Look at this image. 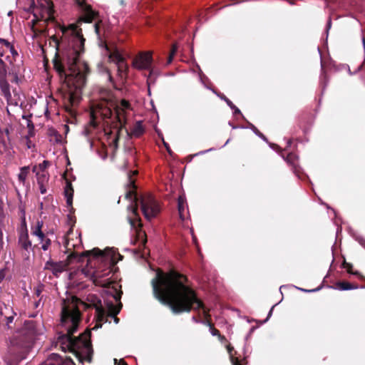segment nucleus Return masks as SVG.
<instances>
[{
  "instance_id": "5fc2aeb1",
  "label": "nucleus",
  "mask_w": 365,
  "mask_h": 365,
  "mask_svg": "<svg viewBox=\"0 0 365 365\" xmlns=\"http://www.w3.org/2000/svg\"><path fill=\"white\" fill-rule=\"evenodd\" d=\"M348 73L349 75L352 76V75H354L355 73H354V72H351V71L350 70L349 67L348 68Z\"/></svg>"
},
{
  "instance_id": "a211bd4d",
  "label": "nucleus",
  "mask_w": 365,
  "mask_h": 365,
  "mask_svg": "<svg viewBox=\"0 0 365 365\" xmlns=\"http://www.w3.org/2000/svg\"><path fill=\"white\" fill-rule=\"evenodd\" d=\"M131 135L135 137H140L144 133L142 121L138 120L130 130Z\"/></svg>"
},
{
  "instance_id": "c756f323",
  "label": "nucleus",
  "mask_w": 365,
  "mask_h": 365,
  "mask_svg": "<svg viewBox=\"0 0 365 365\" xmlns=\"http://www.w3.org/2000/svg\"><path fill=\"white\" fill-rule=\"evenodd\" d=\"M283 159L289 164H294V160L297 159L298 157L295 154L289 153L286 157L282 156Z\"/></svg>"
},
{
  "instance_id": "39448f33",
  "label": "nucleus",
  "mask_w": 365,
  "mask_h": 365,
  "mask_svg": "<svg viewBox=\"0 0 365 365\" xmlns=\"http://www.w3.org/2000/svg\"><path fill=\"white\" fill-rule=\"evenodd\" d=\"M64 247L66 252L68 253V260L76 262L79 264L78 273L83 274L86 277L91 279V267L90 266L91 256L90 251L79 255L78 250L81 248V239L77 232L74 233L72 229H70L65 237Z\"/></svg>"
},
{
  "instance_id": "6e6552de",
  "label": "nucleus",
  "mask_w": 365,
  "mask_h": 365,
  "mask_svg": "<svg viewBox=\"0 0 365 365\" xmlns=\"http://www.w3.org/2000/svg\"><path fill=\"white\" fill-rule=\"evenodd\" d=\"M40 7L34 9V24L37 21H47L53 17V3L50 0H37Z\"/></svg>"
},
{
  "instance_id": "4c0bfd02",
  "label": "nucleus",
  "mask_w": 365,
  "mask_h": 365,
  "mask_svg": "<svg viewBox=\"0 0 365 365\" xmlns=\"http://www.w3.org/2000/svg\"><path fill=\"white\" fill-rule=\"evenodd\" d=\"M277 304H276L273 305V306L271 307V309H269V312H268V314H267V318L263 321V323L267 322L269 320V319L272 317V312H273V309H274V307H275Z\"/></svg>"
},
{
  "instance_id": "79ce46f5",
  "label": "nucleus",
  "mask_w": 365,
  "mask_h": 365,
  "mask_svg": "<svg viewBox=\"0 0 365 365\" xmlns=\"http://www.w3.org/2000/svg\"><path fill=\"white\" fill-rule=\"evenodd\" d=\"M191 319H192V322H194L195 323H202V324H206V321L198 320L195 316H192Z\"/></svg>"
},
{
  "instance_id": "c9c22d12",
  "label": "nucleus",
  "mask_w": 365,
  "mask_h": 365,
  "mask_svg": "<svg viewBox=\"0 0 365 365\" xmlns=\"http://www.w3.org/2000/svg\"><path fill=\"white\" fill-rule=\"evenodd\" d=\"M215 150V149L214 148H209V149L205 150L200 151V152L194 154L193 156H198V155H204V154H205L207 153H209V152Z\"/></svg>"
},
{
  "instance_id": "603ef678",
  "label": "nucleus",
  "mask_w": 365,
  "mask_h": 365,
  "mask_svg": "<svg viewBox=\"0 0 365 365\" xmlns=\"http://www.w3.org/2000/svg\"><path fill=\"white\" fill-rule=\"evenodd\" d=\"M14 317H7V323H11L13 322Z\"/></svg>"
},
{
  "instance_id": "f03ea898",
  "label": "nucleus",
  "mask_w": 365,
  "mask_h": 365,
  "mask_svg": "<svg viewBox=\"0 0 365 365\" xmlns=\"http://www.w3.org/2000/svg\"><path fill=\"white\" fill-rule=\"evenodd\" d=\"M185 279L184 276L175 272L168 274L158 272L151 281L155 298L168 307L175 314L204 309L203 303L195 291L185 285Z\"/></svg>"
},
{
  "instance_id": "13d9d810",
  "label": "nucleus",
  "mask_w": 365,
  "mask_h": 365,
  "mask_svg": "<svg viewBox=\"0 0 365 365\" xmlns=\"http://www.w3.org/2000/svg\"><path fill=\"white\" fill-rule=\"evenodd\" d=\"M227 349H228V351H229V353H230V354H231V351H232V348H231V347L228 346V347H227Z\"/></svg>"
},
{
  "instance_id": "cd10ccee",
  "label": "nucleus",
  "mask_w": 365,
  "mask_h": 365,
  "mask_svg": "<svg viewBox=\"0 0 365 365\" xmlns=\"http://www.w3.org/2000/svg\"><path fill=\"white\" fill-rule=\"evenodd\" d=\"M342 267L344 268H346L347 269L348 273L354 274V275H359V272L358 271L352 272L351 269L353 268V264L347 262L346 260H344L342 263Z\"/></svg>"
},
{
  "instance_id": "e433bc0d",
  "label": "nucleus",
  "mask_w": 365,
  "mask_h": 365,
  "mask_svg": "<svg viewBox=\"0 0 365 365\" xmlns=\"http://www.w3.org/2000/svg\"><path fill=\"white\" fill-rule=\"evenodd\" d=\"M26 326L28 327V329H31L32 334H37V331L34 329V323L33 322H29Z\"/></svg>"
},
{
  "instance_id": "412c9836",
  "label": "nucleus",
  "mask_w": 365,
  "mask_h": 365,
  "mask_svg": "<svg viewBox=\"0 0 365 365\" xmlns=\"http://www.w3.org/2000/svg\"><path fill=\"white\" fill-rule=\"evenodd\" d=\"M97 70L99 73L106 75L107 78H108V81L109 82H110V83L113 82V79L110 73L109 70L102 63H100L97 65Z\"/></svg>"
},
{
  "instance_id": "4d7b16f0",
  "label": "nucleus",
  "mask_w": 365,
  "mask_h": 365,
  "mask_svg": "<svg viewBox=\"0 0 365 365\" xmlns=\"http://www.w3.org/2000/svg\"><path fill=\"white\" fill-rule=\"evenodd\" d=\"M291 144H292V141H291V140H289L287 141V147H289L291 145Z\"/></svg>"
},
{
  "instance_id": "6ab92c4d",
  "label": "nucleus",
  "mask_w": 365,
  "mask_h": 365,
  "mask_svg": "<svg viewBox=\"0 0 365 365\" xmlns=\"http://www.w3.org/2000/svg\"><path fill=\"white\" fill-rule=\"evenodd\" d=\"M36 173L38 184H47L48 182L49 176L47 171H37L34 172Z\"/></svg>"
},
{
  "instance_id": "09e8293b",
  "label": "nucleus",
  "mask_w": 365,
  "mask_h": 365,
  "mask_svg": "<svg viewBox=\"0 0 365 365\" xmlns=\"http://www.w3.org/2000/svg\"><path fill=\"white\" fill-rule=\"evenodd\" d=\"M174 56L175 55L170 53V55L168 58L167 64H170L173 61V58Z\"/></svg>"
},
{
  "instance_id": "a878e982",
  "label": "nucleus",
  "mask_w": 365,
  "mask_h": 365,
  "mask_svg": "<svg viewBox=\"0 0 365 365\" xmlns=\"http://www.w3.org/2000/svg\"><path fill=\"white\" fill-rule=\"evenodd\" d=\"M48 165V162L46 161V160H44L42 163H40L39 165H34L32 168V171L33 172H37V171H40V172H43V171H46V168Z\"/></svg>"
},
{
  "instance_id": "c85d7f7f",
  "label": "nucleus",
  "mask_w": 365,
  "mask_h": 365,
  "mask_svg": "<svg viewBox=\"0 0 365 365\" xmlns=\"http://www.w3.org/2000/svg\"><path fill=\"white\" fill-rule=\"evenodd\" d=\"M6 140H9L8 129H5L4 131L0 130V142L5 144Z\"/></svg>"
},
{
  "instance_id": "f3484780",
  "label": "nucleus",
  "mask_w": 365,
  "mask_h": 365,
  "mask_svg": "<svg viewBox=\"0 0 365 365\" xmlns=\"http://www.w3.org/2000/svg\"><path fill=\"white\" fill-rule=\"evenodd\" d=\"M42 226L43 222L38 221L36 226L32 229V235L38 237V240L43 242L45 238V235L41 231Z\"/></svg>"
},
{
  "instance_id": "0e129e2a",
  "label": "nucleus",
  "mask_w": 365,
  "mask_h": 365,
  "mask_svg": "<svg viewBox=\"0 0 365 365\" xmlns=\"http://www.w3.org/2000/svg\"><path fill=\"white\" fill-rule=\"evenodd\" d=\"M200 81L202 82V83L204 84L203 80H202V78L201 77H200Z\"/></svg>"
},
{
  "instance_id": "6e6d98bb",
  "label": "nucleus",
  "mask_w": 365,
  "mask_h": 365,
  "mask_svg": "<svg viewBox=\"0 0 365 365\" xmlns=\"http://www.w3.org/2000/svg\"><path fill=\"white\" fill-rule=\"evenodd\" d=\"M230 139H228V140L225 142V143L222 146V148H224L227 144H228V143L230 142Z\"/></svg>"
},
{
  "instance_id": "680f3d73",
  "label": "nucleus",
  "mask_w": 365,
  "mask_h": 365,
  "mask_svg": "<svg viewBox=\"0 0 365 365\" xmlns=\"http://www.w3.org/2000/svg\"><path fill=\"white\" fill-rule=\"evenodd\" d=\"M120 3L121 5H123L124 4V1L123 0H120Z\"/></svg>"
},
{
  "instance_id": "2f4dec72",
  "label": "nucleus",
  "mask_w": 365,
  "mask_h": 365,
  "mask_svg": "<svg viewBox=\"0 0 365 365\" xmlns=\"http://www.w3.org/2000/svg\"><path fill=\"white\" fill-rule=\"evenodd\" d=\"M205 324L210 327V331L212 336H220V331L217 329L213 328L208 321H206Z\"/></svg>"
},
{
  "instance_id": "864d4df0",
  "label": "nucleus",
  "mask_w": 365,
  "mask_h": 365,
  "mask_svg": "<svg viewBox=\"0 0 365 365\" xmlns=\"http://www.w3.org/2000/svg\"><path fill=\"white\" fill-rule=\"evenodd\" d=\"M66 365H74L73 362L71 360L65 361Z\"/></svg>"
},
{
  "instance_id": "473e14b6",
  "label": "nucleus",
  "mask_w": 365,
  "mask_h": 365,
  "mask_svg": "<svg viewBox=\"0 0 365 365\" xmlns=\"http://www.w3.org/2000/svg\"><path fill=\"white\" fill-rule=\"evenodd\" d=\"M296 288L299 289L300 291H302L303 292L309 293V292H316L319 291L322 289V286L318 287H317L315 289H307L299 288V287H296Z\"/></svg>"
},
{
  "instance_id": "72a5a7b5",
  "label": "nucleus",
  "mask_w": 365,
  "mask_h": 365,
  "mask_svg": "<svg viewBox=\"0 0 365 365\" xmlns=\"http://www.w3.org/2000/svg\"><path fill=\"white\" fill-rule=\"evenodd\" d=\"M6 69L4 68V62L0 59V78H4L6 75Z\"/></svg>"
},
{
  "instance_id": "bf43d9fd",
  "label": "nucleus",
  "mask_w": 365,
  "mask_h": 365,
  "mask_svg": "<svg viewBox=\"0 0 365 365\" xmlns=\"http://www.w3.org/2000/svg\"><path fill=\"white\" fill-rule=\"evenodd\" d=\"M153 73V71H150V73H149V76H148V78H150Z\"/></svg>"
},
{
  "instance_id": "bb28decb",
  "label": "nucleus",
  "mask_w": 365,
  "mask_h": 365,
  "mask_svg": "<svg viewBox=\"0 0 365 365\" xmlns=\"http://www.w3.org/2000/svg\"><path fill=\"white\" fill-rule=\"evenodd\" d=\"M320 82L322 85V93H323L329 83L327 76L325 73H322L320 77Z\"/></svg>"
},
{
  "instance_id": "a19ab883",
  "label": "nucleus",
  "mask_w": 365,
  "mask_h": 365,
  "mask_svg": "<svg viewBox=\"0 0 365 365\" xmlns=\"http://www.w3.org/2000/svg\"><path fill=\"white\" fill-rule=\"evenodd\" d=\"M269 145L270 147V148H272V150H274L277 152H279L280 150V148L279 147V145H277V144H274V143H269Z\"/></svg>"
},
{
  "instance_id": "aec40b11",
  "label": "nucleus",
  "mask_w": 365,
  "mask_h": 365,
  "mask_svg": "<svg viewBox=\"0 0 365 365\" xmlns=\"http://www.w3.org/2000/svg\"><path fill=\"white\" fill-rule=\"evenodd\" d=\"M29 166H24L21 168L20 172L18 175V178L20 182H21L23 185L25 184L26 178L29 174Z\"/></svg>"
},
{
  "instance_id": "7c9ffc66",
  "label": "nucleus",
  "mask_w": 365,
  "mask_h": 365,
  "mask_svg": "<svg viewBox=\"0 0 365 365\" xmlns=\"http://www.w3.org/2000/svg\"><path fill=\"white\" fill-rule=\"evenodd\" d=\"M41 248L43 250H47L50 245H51V240L47 238L46 236H45V238H44V240L42 242L41 241Z\"/></svg>"
},
{
  "instance_id": "4be33fe9",
  "label": "nucleus",
  "mask_w": 365,
  "mask_h": 365,
  "mask_svg": "<svg viewBox=\"0 0 365 365\" xmlns=\"http://www.w3.org/2000/svg\"><path fill=\"white\" fill-rule=\"evenodd\" d=\"M19 242L25 250H28L31 246V243L30 240H29V236L26 232L24 234H22L20 236Z\"/></svg>"
},
{
  "instance_id": "338daca9",
  "label": "nucleus",
  "mask_w": 365,
  "mask_h": 365,
  "mask_svg": "<svg viewBox=\"0 0 365 365\" xmlns=\"http://www.w3.org/2000/svg\"><path fill=\"white\" fill-rule=\"evenodd\" d=\"M193 240L195 241V237L192 236Z\"/></svg>"
},
{
  "instance_id": "dca6fc26",
  "label": "nucleus",
  "mask_w": 365,
  "mask_h": 365,
  "mask_svg": "<svg viewBox=\"0 0 365 365\" xmlns=\"http://www.w3.org/2000/svg\"><path fill=\"white\" fill-rule=\"evenodd\" d=\"M64 195L66 198L67 205L71 206L73 202V189L71 182L67 180L64 187Z\"/></svg>"
},
{
  "instance_id": "5701e85b",
  "label": "nucleus",
  "mask_w": 365,
  "mask_h": 365,
  "mask_svg": "<svg viewBox=\"0 0 365 365\" xmlns=\"http://www.w3.org/2000/svg\"><path fill=\"white\" fill-rule=\"evenodd\" d=\"M0 88L5 97L9 98L11 96L9 85L6 81L4 80L0 81Z\"/></svg>"
},
{
  "instance_id": "0eeeda50",
  "label": "nucleus",
  "mask_w": 365,
  "mask_h": 365,
  "mask_svg": "<svg viewBox=\"0 0 365 365\" xmlns=\"http://www.w3.org/2000/svg\"><path fill=\"white\" fill-rule=\"evenodd\" d=\"M128 186L130 190L125 193V199L129 200L132 203L136 205L140 203L142 212L145 217L151 220L155 217L160 212L159 205L151 194L138 195L135 191V185L133 180H131L130 175H128Z\"/></svg>"
},
{
  "instance_id": "4468645a",
  "label": "nucleus",
  "mask_w": 365,
  "mask_h": 365,
  "mask_svg": "<svg viewBox=\"0 0 365 365\" xmlns=\"http://www.w3.org/2000/svg\"><path fill=\"white\" fill-rule=\"evenodd\" d=\"M8 51L12 55H17L16 51L10 43L6 39L0 38V56H3V55Z\"/></svg>"
},
{
  "instance_id": "3c124183",
  "label": "nucleus",
  "mask_w": 365,
  "mask_h": 365,
  "mask_svg": "<svg viewBox=\"0 0 365 365\" xmlns=\"http://www.w3.org/2000/svg\"><path fill=\"white\" fill-rule=\"evenodd\" d=\"M255 329H256V327H251L247 337H248L255 331Z\"/></svg>"
},
{
  "instance_id": "423d86ee",
  "label": "nucleus",
  "mask_w": 365,
  "mask_h": 365,
  "mask_svg": "<svg viewBox=\"0 0 365 365\" xmlns=\"http://www.w3.org/2000/svg\"><path fill=\"white\" fill-rule=\"evenodd\" d=\"M93 27L97 36L96 43L101 51L103 56H106L113 61L118 66V73L120 74L123 69H128L127 64L125 63L123 56L116 51L114 53L110 52V48L107 43L106 34L107 28L102 20L98 19V13L93 9Z\"/></svg>"
},
{
  "instance_id": "f704fd0d",
  "label": "nucleus",
  "mask_w": 365,
  "mask_h": 365,
  "mask_svg": "<svg viewBox=\"0 0 365 365\" xmlns=\"http://www.w3.org/2000/svg\"><path fill=\"white\" fill-rule=\"evenodd\" d=\"M331 28V17H329L327 23V26H326L327 38L328 37L329 31Z\"/></svg>"
},
{
  "instance_id": "de8ad7c7",
  "label": "nucleus",
  "mask_w": 365,
  "mask_h": 365,
  "mask_svg": "<svg viewBox=\"0 0 365 365\" xmlns=\"http://www.w3.org/2000/svg\"><path fill=\"white\" fill-rule=\"evenodd\" d=\"M163 144H164L165 147L166 148V149H167L168 152L170 154H171V150H170V147H169L168 143H167L166 142H165V140H164V139H163Z\"/></svg>"
},
{
  "instance_id": "1a4fd4ad",
  "label": "nucleus",
  "mask_w": 365,
  "mask_h": 365,
  "mask_svg": "<svg viewBox=\"0 0 365 365\" xmlns=\"http://www.w3.org/2000/svg\"><path fill=\"white\" fill-rule=\"evenodd\" d=\"M153 61L151 51L141 52L133 59L132 66L138 70H150Z\"/></svg>"
},
{
  "instance_id": "58836bf2",
  "label": "nucleus",
  "mask_w": 365,
  "mask_h": 365,
  "mask_svg": "<svg viewBox=\"0 0 365 365\" xmlns=\"http://www.w3.org/2000/svg\"><path fill=\"white\" fill-rule=\"evenodd\" d=\"M46 185L47 184H38L41 194H45L46 192Z\"/></svg>"
},
{
  "instance_id": "9b49d317",
  "label": "nucleus",
  "mask_w": 365,
  "mask_h": 365,
  "mask_svg": "<svg viewBox=\"0 0 365 365\" xmlns=\"http://www.w3.org/2000/svg\"><path fill=\"white\" fill-rule=\"evenodd\" d=\"M75 262H70L68 259L66 262H54L52 260H48L46 262L44 269L50 270L56 277H58L63 272L67 269L68 265L74 263Z\"/></svg>"
},
{
  "instance_id": "b1692460",
  "label": "nucleus",
  "mask_w": 365,
  "mask_h": 365,
  "mask_svg": "<svg viewBox=\"0 0 365 365\" xmlns=\"http://www.w3.org/2000/svg\"><path fill=\"white\" fill-rule=\"evenodd\" d=\"M249 128H250L253 133L261 138L263 141L268 143V140L264 135H263L259 130L252 123H249Z\"/></svg>"
},
{
  "instance_id": "f8f14e48",
  "label": "nucleus",
  "mask_w": 365,
  "mask_h": 365,
  "mask_svg": "<svg viewBox=\"0 0 365 365\" xmlns=\"http://www.w3.org/2000/svg\"><path fill=\"white\" fill-rule=\"evenodd\" d=\"M78 9L83 13L80 16L78 24L91 23V6L87 4L86 0H74Z\"/></svg>"
},
{
  "instance_id": "37998d69",
  "label": "nucleus",
  "mask_w": 365,
  "mask_h": 365,
  "mask_svg": "<svg viewBox=\"0 0 365 365\" xmlns=\"http://www.w3.org/2000/svg\"><path fill=\"white\" fill-rule=\"evenodd\" d=\"M178 51V46L176 44H173L170 51V53L175 55Z\"/></svg>"
},
{
  "instance_id": "20e7f679",
  "label": "nucleus",
  "mask_w": 365,
  "mask_h": 365,
  "mask_svg": "<svg viewBox=\"0 0 365 365\" xmlns=\"http://www.w3.org/2000/svg\"><path fill=\"white\" fill-rule=\"evenodd\" d=\"M80 321V312L77 307V299L66 302L63 301L61 312V326L66 333L59 337L62 344H66L71 351L85 355L88 362L91 360V332L89 328L79 337H73Z\"/></svg>"
},
{
  "instance_id": "e2e57ef3",
  "label": "nucleus",
  "mask_w": 365,
  "mask_h": 365,
  "mask_svg": "<svg viewBox=\"0 0 365 365\" xmlns=\"http://www.w3.org/2000/svg\"><path fill=\"white\" fill-rule=\"evenodd\" d=\"M285 287L284 285L280 286V287H279V290L281 291V289H282L283 287Z\"/></svg>"
},
{
  "instance_id": "393cba45",
  "label": "nucleus",
  "mask_w": 365,
  "mask_h": 365,
  "mask_svg": "<svg viewBox=\"0 0 365 365\" xmlns=\"http://www.w3.org/2000/svg\"><path fill=\"white\" fill-rule=\"evenodd\" d=\"M185 202V197H182V196H180L178 197V212H179L180 217L182 219H183L182 218V213H183L184 210H185V206H184Z\"/></svg>"
},
{
  "instance_id": "ea45409f",
  "label": "nucleus",
  "mask_w": 365,
  "mask_h": 365,
  "mask_svg": "<svg viewBox=\"0 0 365 365\" xmlns=\"http://www.w3.org/2000/svg\"><path fill=\"white\" fill-rule=\"evenodd\" d=\"M113 364L114 365H127L123 359L118 361L116 359H113Z\"/></svg>"
},
{
  "instance_id": "c03bdc74",
  "label": "nucleus",
  "mask_w": 365,
  "mask_h": 365,
  "mask_svg": "<svg viewBox=\"0 0 365 365\" xmlns=\"http://www.w3.org/2000/svg\"><path fill=\"white\" fill-rule=\"evenodd\" d=\"M92 125H93V128H94L95 127L97 126V124L95 121L94 104L93 103V123H92Z\"/></svg>"
},
{
  "instance_id": "a18cd8bd",
  "label": "nucleus",
  "mask_w": 365,
  "mask_h": 365,
  "mask_svg": "<svg viewBox=\"0 0 365 365\" xmlns=\"http://www.w3.org/2000/svg\"><path fill=\"white\" fill-rule=\"evenodd\" d=\"M231 361H232V365H240L238 360L237 359L234 358L233 356H231Z\"/></svg>"
},
{
  "instance_id": "ddd939ff",
  "label": "nucleus",
  "mask_w": 365,
  "mask_h": 365,
  "mask_svg": "<svg viewBox=\"0 0 365 365\" xmlns=\"http://www.w3.org/2000/svg\"><path fill=\"white\" fill-rule=\"evenodd\" d=\"M205 86L211 90L215 94H216L220 99L223 100L227 105L233 110V115L241 114L240 110L235 106L234 103L227 98L224 94L218 93L215 90L210 88V87L205 85Z\"/></svg>"
},
{
  "instance_id": "7ed1b4c3",
  "label": "nucleus",
  "mask_w": 365,
  "mask_h": 365,
  "mask_svg": "<svg viewBox=\"0 0 365 365\" xmlns=\"http://www.w3.org/2000/svg\"><path fill=\"white\" fill-rule=\"evenodd\" d=\"M63 38L69 37L68 46L72 51L68 58V68L66 69L61 63L54 61V68L58 73L64 84L69 88V92L73 93L75 91L81 89L85 84L86 75L89 67L87 63L81 61L80 54L83 51L84 38L81 34V29L76 24H71L68 27L61 29Z\"/></svg>"
},
{
  "instance_id": "052dcab7",
  "label": "nucleus",
  "mask_w": 365,
  "mask_h": 365,
  "mask_svg": "<svg viewBox=\"0 0 365 365\" xmlns=\"http://www.w3.org/2000/svg\"><path fill=\"white\" fill-rule=\"evenodd\" d=\"M289 3L291 4V5H293L294 3L292 0H289Z\"/></svg>"
},
{
  "instance_id": "49530a36",
  "label": "nucleus",
  "mask_w": 365,
  "mask_h": 365,
  "mask_svg": "<svg viewBox=\"0 0 365 365\" xmlns=\"http://www.w3.org/2000/svg\"><path fill=\"white\" fill-rule=\"evenodd\" d=\"M229 125H230L232 129H237V128L245 129V128H247L246 127H244V126H235V125H233V124H232L231 122H229Z\"/></svg>"
},
{
  "instance_id": "8fccbe9b",
  "label": "nucleus",
  "mask_w": 365,
  "mask_h": 365,
  "mask_svg": "<svg viewBox=\"0 0 365 365\" xmlns=\"http://www.w3.org/2000/svg\"><path fill=\"white\" fill-rule=\"evenodd\" d=\"M363 68V63H361L356 69V71L354 72V73H358L359 71H360Z\"/></svg>"
},
{
  "instance_id": "2eb2a0df",
  "label": "nucleus",
  "mask_w": 365,
  "mask_h": 365,
  "mask_svg": "<svg viewBox=\"0 0 365 365\" xmlns=\"http://www.w3.org/2000/svg\"><path fill=\"white\" fill-rule=\"evenodd\" d=\"M330 289H339L341 291H349L358 289V286L351 284L348 282H338L334 286H328Z\"/></svg>"
},
{
  "instance_id": "69168bd1",
  "label": "nucleus",
  "mask_w": 365,
  "mask_h": 365,
  "mask_svg": "<svg viewBox=\"0 0 365 365\" xmlns=\"http://www.w3.org/2000/svg\"><path fill=\"white\" fill-rule=\"evenodd\" d=\"M133 175H135V174H137V172H136V171H134V172L133 173Z\"/></svg>"
},
{
  "instance_id": "f257e3e1",
  "label": "nucleus",
  "mask_w": 365,
  "mask_h": 365,
  "mask_svg": "<svg viewBox=\"0 0 365 365\" xmlns=\"http://www.w3.org/2000/svg\"><path fill=\"white\" fill-rule=\"evenodd\" d=\"M123 256L116 252L113 247H106L101 250L93 247V284L101 287L98 291L101 294L98 298L93 294V309L96 310V324L93 331L102 327L103 323L113 319L115 324L119 322L116 317L120 311V299L122 291L118 289V284L112 279L113 268Z\"/></svg>"
},
{
  "instance_id": "9d476101",
  "label": "nucleus",
  "mask_w": 365,
  "mask_h": 365,
  "mask_svg": "<svg viewBox=\"0 0 365 365\" xmlns=\"http://www.w3.org/2000/svg\"><path fill=\"white\" fill-rule=\"evenodd\" d=\"M128 210H130L132 215H129L128 217V221L132 229L136 230L138 237L140 239L142 238L141 244L142 245H145L146 243V240L144 239L145 233L142 232L140 230L138 231V228L140 225L139 216L137 213V207H133L132 204L128 206Z\"/></svg>"
}]
</instances>
